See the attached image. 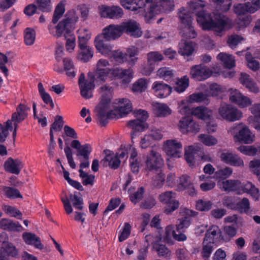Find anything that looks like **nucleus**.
Wrapping results in <instances>:
<instances>
[{
  "mask_svg": "<svg viewBox=\"0 0 260 260\" xmlns=\"http://www.w3.org/2000/svg\"><path fill=\"white\" fill-rule=\"evenodd\" d=\"M204 6L205 2L202 0L191 2L189 11L196 15L197 21L202 25L204 29L222 31L229 24V19L218 11L213 12L212 15L205 13L203 11Z\"/></svg>",
  "mask_w": 260,
  "mask_h": 260,
  "instance_id": "obj_1",
  "label": "nucleus"
},
{
  "mask_svg": "<svg viewBox=\"0 0 260 260\" xmlns=\"http://www.w3.org/2000/svg\"><path fill=\"white\" fill-rule=\"evenodd\" d=\"M78 20V16L74 11H72L56 26L57 36L59 37L63 34L66 41V50L69 52H71L76 46V37L73 30L74 29V25Z\"/></svg>",
  "mask_w": 260,
  "mask_h": 260,
  "instance_id": "obj_2",
  "label": "nucleus"
},
{
  "mask_svg": "<svg viewBox=\"0 0 260 260\" xmlns=\"http://www.w3.org/2000/svg\"><path fill=\"white\" fill-rule=\"evenodd\" d=\"M239 141L245 144H250L254 141V136L249 129L243 123H240L231 127L229 131Z\"/></svg>",
  "mask_w": 260,
  "mask_h": 260,
  "instance_id": "obj_3",
  "label": "nucleus"
},
{
  "mask_svg": "<svg viewBox=\"0 0 260 260\" xmlns=\"http://www.w3.org/2000/svg\"><path fill=\"white\" fill-rule=\"evenodd\" d=\"M219 115L225 120L234 122L241 119L242 112L235 106L225 103H222L218 108Z\"/></svg>",
  "mask_w": 260,
  "mask_h": 260,
  "instance_id": "obj_4",
  "label": "nucleus"
},
{
  "mask_svg": "<svg viewBox=\"0 0 260 260\" xmlns=\"http://www.w3.org/2000/svg\"><path fill=\"white\" fill-rule=\"evenodd\" d=\"M198 213L186 208H181L179 217L176 222V230L178 232H184L191 223V217H194Z\"/></svg>",
  "mask_w": 260,
  "mask_h": 260,
  "instance_id": "obj_5",
  "label": "nucleus"
},
{
  "mask_svg": "<svg viewBox=\"0 0 260 260\" xmlns=\"http://www.w3.org/2000/svg\"><path fill=\"white\" fill-rule=\"evenodd\" d=\"M176 193L172 191H165L159 194V201L162 204L167 205L165 213L167 214H171L179 206V202L175 199Z\"/></svg>",
  "mask_w": 260,
  "mask_h": 260,
  "instance_id": "obj_6",
  "label": "nucleus"
},
{
  "mask_svg": "<svg viewBox=\"0 0 260 260\" xmlns=\"http://www.w3.org/2000/svg\"><path fill=\"white\" fill-rule=\"evenodd\" d=\"M95 79L92 73L88 74V78L85 80L84 74H81L79 79V85L81 94L85 99H89L92 96V91L95 85Z\"/></svg>",
  "mask_w": 260,
  "mask_h": 260,
  "instance_id": "obj_7",
  "label": "nucleus"
},
{
  "mask_svg": "<svg viewBox=\"0 0 260 260\" xmlns=\"http://www.w3.org/2000/svg\"><path fill=\"white\" fill-rule=\"evenodd\" d=\"M109 63L105 59H100L96 63V69L94 74L95 83L100 85L105 82L110 73V69L108 68Z\"/></svg>",
  "mask_w": 260,
  "mask_h": 260,
  "instance_id": "obj_8",
  "label": "nucleus"
},
{
  "mask_svg": "<svg viewBox=\"0 0 260 260\" xmlns=\"http://www.w3.org/2000/svg\"><path fill=\"white\" fill-rule=\"evenodd\" d=\"M61 201L63 204L64 210L68 214H70L73 212V209L70 201L72 202L75 208L80 210L83 209V199L80 196H79L76 192L74 194L71 193L69 198L67 196L62 198Z\"/></svg>",
  "mask_w": 260,
  "mask_h": 260,
  "instance_id": "obj_9",
  "label": "nucleus"
},
{
  "mask_svg": "<svg viewBox=\"0 0 260 260\" xmlns=\"http://www.w3.org/2000/svg\"><path fill=\"white\" fill-rule=\"evenodd\" d=\"M138 7L144 9L146 12L145 17L147 23H150L154 20V11L159 10V7L154 2V0H138Z\"/></svg>",
  "mask_w": 260,
  "mask_h": 260,
  "instance_id": "obj_10",
  "label": "nucleus"
},
{
  "mask_svg": "<svg viewBox=\"0 0 260 260\" xmlns=\"http://www.w3.org/2000/svg\"><path fill=\"white\" fill-rule=\"evenodd\" d=\"M213 72L206 66L202 64L191 67L190 71V77L197 81H204L209 78Z\"/></svg>",
  "mask_w": 260,
  "mask_h": 260,
  "instance_id": "obj_11",
  "label": "nucleus"
},
{
  "mask_svg": "<svg viewBox=\"0 0 260 260\" xmlns=\"http://www.w3.org/2000/svg\"><path fill=\"white\" fill-rule=\"evenodd\" d=\"M119 25L122 34L125 32L134 38H139L142 34L139 24L134 20L125 21L120 23Z\"/></svg>",
  "mask_w": 260,
  "mask_h": 260,
  "instance_id": "obj_12",
  "label": "nucleus"
},
{
  "mask_svg": "<svg viewBox=\"0 0 260 260\" xmlns=\"http://www.w3.org/2000/svg\"><path fill=\"white\" fill-rule=\"evenodd\" d=\"M164 149L166 154L170 156L179 158L181 156L182 145L176 140L171 139L164 142Z\"/></svg>",
  "mask_w": 260,
  "mask_h": 260,
  "instance_id": "obj_13",
  "label": "nucleus"
},
{
  "mask_svg": "<svg viewBox=\"0 0 260 260\" xmlns=\"http://www.w3.org/2000/svg\"><path fill=\"white\" fill-rule=\"evenodd\" d=\"M178 127L182 134L197 133L200 131V126L194 121L191 116H184L178 122Z\"/></svg>",
  "mask_w": 260,
  "mask_h": 260,
  "instance_id": "obj_14",
  "label": "nucleus"
},
{
  "mask_svg": "<svg viewBox=\"0 0 260 260\" xmlns=\"http://www.w3.org/2000/svg\"><path fill=\"white\" fill-rule=\"evenodd\" d=\"M99 10L102 17L110 19L121 18L123 11L121 8L117 6H108L102 5L99 6Z\"/></svg>",
  "mask_w": 260,
  "mask_h": 260,
  "instance_id": "obj_15",
  "label": "nucleus"
},
{
  "mask_svg": "<svg viewBox=\"0 0 260 260\" xmlns=\"http://www.w3.org/2000/svg\"><path fill=\"white\" fill-rule=\"evenodd\" d=\"M164 59V56L161 53L158 51H151L147 53V64L143 70V74L146 76L150 75L154 70L156 62L161 61Z\"/></svg>",
  "mask_w": 260,
  "mask_h": 260,
  "instance_id": "obj_16",
  "label": "nucleus"
},
{
  "mask_svg": "<svg viewBox=\"0 0 260 260\" xmlns=\"http://www.w3.org/2000/svg\"><path fill=\"white\" fill-rule=\"evenodd\" d=\"M230 100L241 108L247 107L252 104V101L249 98L245 96L236 89H231Z\"/></svg>",
  "mask_w": 260,
  "mask_h": 260,
  "instance_id": "obj_17",
  "label": "nucleus"
},
{
  "mask_svg": "<svg viewBox=\"0 0 260 260\" xmlns=\"http://www.w3.org/2000/svg\"><path fill=\"white\" fill-rule=\"evenodd\" d=\"M146 168L150 170H156L163 164V159L159 153L151 150L148 154L145 160Z\"/></svg>",
  "mask_w": 260,
  "mask_h": 260,
  "instance_id": "obj_18",
  "label": "nucleus"
},
{
  "mask_svg": "<svg viewBox=\"0 0 260 260\" xmlns=\"http://www.w3.org/2000/svg\"><path fill=\"white\" fill-rule=\"evenodd\" d=\"M221 160L224 162L235 167H243V159L237 154L229 151H223L220 155Z\"/></svg>",
  "mask_w": 260,
  "mask_h": 260,
  "instance_id": "obj_19",
  "label": "nucleus"
},
{
  "mask_svg": "<svg viewBox=\"0 0 260 260\" xmlns=\"http://www.w3.org/2000/svg\"><path fill=\"white\" fill-rule=\"evenodd\" d=\"M122 35L119 25L110 24L103 30L102 36L106 41L114 40Z\"/></svg>",
  "mask_w": 260,
  "mask_h": 260,
  "instance_id": "obj_20",
  "label": "nucleus"
},
{
  "mask_svg": "<svg viewBox=\"0 0 260 260\" xmlns=\"http://www.w3.org/2000/svg\"><path fill=\"white\" fill-rule=\"evenodd\" d=\"M115 104L117 105L115 107V113L117 112L120 117L127 115L132 111V104L131 101L125 98L116 100Z\"/></svg>",
  "mask_w": 260,
  "mask_h": 260,
  "instance_id": "obj_21",
  "label": "nucleus"
},
{
  "mask_svg": "<svg viewBox=\"0 0 260 260\" xmlns=\"http://www.w3.org/2000/svg\"><path fill=\"white\" fill-rule=\"evenodd\" d=\"M133 71L131 69H122L119 68L110 69V73L112 77L122 79L123 83L126 84L131 82L132 78Z\"/></svg>",
  "mask_w": 260,
  "mask_h": 260,
  "instance_id": "obj_22",
  "label": "nucleus"
},
{
  "mask_svg": "<svg viewBox=\"0 0 260 260\" xmlns=\"http://www.w3.org/2000/svg\"><path fill=\"white\" fill-rule=\"evenodd\" d=\"M102 36H98L94 41L96 49L104 55H109L112 52L113 46L107 42Z\"/></svg>",
  "mask_w": 260,
  "mask_h": 260,
  "instance_id": "obj_23",
  "label": "nucleus"
},
{
  "mask_svg": "<svg viewBox=\"0 0 260 260\" xmlns=\"http://www.w3.org/2000/svg\"><path fill=\"white\" fill-rule=\"evenodd\" d=\"M4 167L7 172L18 175L23 168V164L19 159L9 157L5 162Z\"/></svg>",
  "mask_w": 260,
  "mask_h": 260,
  "instance_id": "obj_24",
  "label": "nucleus"
},
{
  "mask_svg": "<svg viewBox=\"0 0 260 260\" xmlns=\"http://www.w3.org/2000/svg\"><path fill=\"white\" fill-rule=\"evenodd\" d=\"M239 80L242 85L244 86L249 92L255 94L259 92V88L256 83L249 75L241 73Z\"/></svg>",
  "mask_w": 260,
  "mask_h": 260,
  "instance_id": "obj_25",
  "label": "nucleus"
},
{
  "mask_svg": "<svg viewBox=\"0 0 260 260\" xmlns=\"http://www.w3.org/2000/svg\"><path fill=\"white\" fill-rule=\"evenodd\" d=\"M156 95L160 98H164L170 94L172 88L169 85L162 82H155L152 87Z\"/></svg>",
  "mask_w": 260,
  "mask_h": 260,
  "instance_id": "obj_26",
  "label": "nucleus"
},
{
  "mask_svg": "<svg viewBox=\"0 0 260 260\" xmlns=\"http://www.w3.org/2000/svg\"><path fill=\"white\" fill-rule=\"evenodd\" d=\"M241 183L238 180H228L218 181V185L224 191H235L238 194H241Z\"/></svg>",
  "mask_w": 260,
  "mask_h": 260,
  "instance_id": "obj_27",
  "label": "nucleus"
},
{
  "mask_svg": "<svg viewBox=\"0 0 260 260\" xmlns=\"http://www.w3.org/2000/svg\"><path fill=\"white\" fill-rule=\"evenodd\" d=\"M106 156L101 161L104 167L109 166L113 169H117L120 164V160L118 157V155H115L114 153H109L110 151L108 150H104Z\"/></svg>",
  "mask_w": 260,
  "mask_h": 260,
  "instance_id": "obj_28",
  "label": "nucleus"
},
{
  "mask_svg": "<svg viewBox=\"0 0 260 260\" xmlns=\"http://www.w3.org/2000/svg\"><path fill=\"white\" fill-rule=\"evenodd\" d=\"M127 126L133 130V132L131 133L132 139L137 136L136 132H143L148 127L145 121H140L139 119H134L128 121Z\"/></svg>",
  "mask_w": 260,
  "mask_h": 260,
  "instance_id": "obj_29",
  "label": "nucleus"
},
{
  "mask_svg": "<svg viewBox=\"0 0 260 260\" xmlns=\"http://www.w3.org/2000/svg\"><path fill=\"white\" fill-rule=\"evenodd\" d=\"M199 147L190 146L185 150V158L189 166L193 167L195 164V159L201 154Z\"/></svg>",
  "mask_w": 260,
  "mask_h": 260,
  "instance_id": "obj_30",
  "label": "nucleus"
},
{
  "mask_svg": "<svg viewBox=\"0 0 260 260\" xmlns=\"http://www.w3.org/2000/svg\"><path fill=\"white\" fill-rule=\"evenodd\" d=\"M240 189L241 193L243 192L248 193L255 201L258 200L260 197L258 188L250 182L241 183Z\"/></svg>",
  "mask_w": 260,
  "mask_h": 260,
  "instance_id": "obj_31",
  "label": "nucleus"
},
{
  "mask_svg": "<svg viewBox=\"0 0 260 260\" xmlns=\"http://www.w3.org/2000/svg\"><path fill=\"white\" fill-rule=\"evenodd\" d=\"M98 121L102 126H105L110 119L116 118L117 114L115 111L107 112L104 108L101 107L97 113Z\"/></svg>",
  "mask_w": 260,
  "mask_h": 260,
  "instance_id": "obj_32",
  "label": "nucleus"
},
{
  "mask_svg": "<svg viewBox=\"0 0 260 260\" xmlns=\"http://www.w3.org/2000/svg\"><path fill=\"white\" fill-rule=\"evenodd\" d=\"M0 228L11 232H21L23 228L18 222L11 219L3 218L0 221Z\"/></svg>",
  "mask_w": 260,
  "mask_h": 260,
  "instance_id": "obj_33",
  "label": "nucleus"
},
{
  "mask_svg": "<svg viewBox=\"0 0 260 260\" xmlns=\"http://www.w3.org/2000/svg\"><path fill=\"white\" fill-rule=\"evenodd\" d=\"M192 114L199 119L203 120L209 119L212 117V111L208 108L200 106L192 110Z\"/></svg>",
  "mask_w": 260,
  "mask_h": 260,
  "instance_id": "obj_34",
  "label": "nucleus"
},
{
  "mask_svg": "<svg viewBox=\"0 0 260 260\" xmlns=\"http://www.w3.org/2000/svg\"><path fill=\"white\" fill-rule=\"evenodd\" d=\"M28 108L24 104H20L16 108V111L12 115V120L18 122L23 121L27 116Z\"/></svg>",
  "mask_w": 260,
  "mask_h": 260,
  "instance_id": "obj_35",
  "label": "nucleus"
},
{
  "mask_svg": "<svg viewBox=\"0 0 260 260\" xmlns=\"http://www.w3.org/2000/svg\"><path fill=\"white\" fill-rule=\"evenodd\" d=\"M23 238L27 244L34 245L40 249H42L43 248V245L41 243L40 238L34 234L27 232L24 233L23 234Z\"/></svg>",
  "mask_w": 260,
  "mask_h": 260,
  "instance_id": "obj_36",
  "label": "nucleus"
},
{
  "mask_svg": "<svg viewBox=\"0 0 260 260\" xmlns=\"http://www.w3.org/2000/svg\"><path fill=\"white\" fill-rule=\"evenodd\" d=\"M154 2L159 7L158 11H154V16L162 11H171L174 9V0H154Z\"/></svg>",
  "mask_w": 260,
  "mask_h": 260,
  "instance_id": "obj_37",
  "label": "nucleus"
},
{
  "mask_svg": "<svg viewBox=\"0 0 260 260\" xmlns=\"http://www.w3.org/2000/svg\"><path fill=\"white\" fill-rule=\"evenodd\" d=\"M234 8L235 13L239 15H244L246 13H253L257 10L253 5L250 4V2L239 4L235 6Z\"/></svg>",
  "mask_w": 260,
  "mask_h": 260,
  "instance_id": "obj_38",
  "label": "nucleus"
},
{
  "mask_svg": "<svg viewBox=\"0 0 260 260\" xmlns=\"http://www.w3.org/2000/svg\"><path fill=\"white\" fill-rule=\"evenodd\" d=\"M194 50V45L191 41L181 42L179 43V53L183 56L191 55Z\"/></svg>",
  "mask_w": 260,
  "mask_h": 260,
  "instance_id": "obj_39",
  "label": "nucleus"
},
{
  "mask_svg": "<svg viewBox=\"0 0 260 260\" xmlns=\"http://www.w3.org/2000/svg\"><path fill=\"white\" fill-rule=\"evenodd\" d=\"M191 13L189 10L181 8L179 9L178 16L181 23V25L188 24L192 23Z\"/></svg>",
  "mask_w": 260,
  "mask_h": 260,
  "instance_id": "obj_40",
  "label": "nucleus"
},
{
  "mask_svg": "<svg viewBox=\"0 0 260 260\" xmlns=\"http://www.w3.org/2000/svg\"><path fill=\"white\" fill-rule=\"evenodd\" d=\"M180 33L183 37L186 38H195L197 36L192 23L181 25Z\"/></svg>",
  "mask_w": 260,
  "mask_h": 260,
  "instance_id": "obj_41",
  "label": "nucleus"
},
{
  "mask_svg": "<svg viewBox=\"0 0 260 260\" xmlns=\"http://www.w3.org/2000/svg\"><path fill=\"white\" fill-rule=\"evenodd\" d=\"M63 125V121L62 117L59 115H57L55 118L54 122L51 125V127L50 131V139L51 141V144L53 146L55 145V142L53 139V136L52 133V130H54L56 132L60 131Z\"/></svg>",
  "mask_w": 260,
  "mask_h": 260,
  "instance_id": "obj_42",
  "label": "nucleus"
},
{
  "mask_svg": "<svg viewBox=\"0 0 260 260\" xmlns=\"http://www.w3.org/2000/svg\"><path fill=\"white\" fill-rule=\"evenodd\" d=\"M217 57L226 68L230 69L235 66V59L232 55L221 52L217 55Z\"/></svg>",
  "mask_w": 260,
  "mask_h": 260,
  "instance_id": "obj_43",
  "label": "nucleus"
},
{
  "mask_svg": "<svg viewBox=\"0 0 260 260\" xmlns=\"http://www.w3.org/2000/svg\"><path fill=\"white\" fill-rule=\"evenodd\" d=\"M155 114L158 117H166L171 114L172 110L165 104L156 103L153 105Z\"/></svg>",
  "mask_w": 260,
  "mask_h": 260,
  "instance_id": "obj_44",
  "label": "nucleus"
},
{
  "mask_svg": "<svg viewBox=\"0 0 260 260\" xmlns=\"http://www.w3.org/2000/svg\"><path fill=\"white\" fill-rule=\"evenodd\" d=\"M189 83V78L186 75L184 76L177 79L174 87V90L178 93L182 92L188 87Z\"/></svg>",
  "mask_w": 260,
  "mask_h": 260,
  "instance_id": "obj_45",
  "label": "nucleus"
},
{
  "mask_svg": "<svg viewBox=\"0 0 260 260\" xmlns=\"http://www.w3.org/2000/svg\"><path fill=\"white\" fill-rule=\"evenodd\" d=\"M203 244V246L201 252L202 256L205 260H208L211 254L214 249L215 244L212 241L209 242L204 240Z\"/></svg>",
  "mask_w": 260,
  "mask_h": 260,
  "instance_id": "obj_46",
  "label": "nucleus"
},
{
  "mask_svg": "<svg viewBox=\"0 0 260 260\" xmlns=\"http://www.w3.org/2000/svg\"><path fill=\"white\" fill-rule=\"evenodd\" d=\"M36 40V31L30 27H27L24 30V42L27 46L32 45Z\"/></svg>",
  "mask_w": 260,
  "mask_h": 260,
  "instance_id": "obj_47",
  "label": "nucleus"
},
{
  "mask_svg": "<svg viewBox=\"0 0 260 260\" xmlns=\"http://www.w3.org/2000/svg\"><path fill=\"white\" fill-rule=\"evenodd\" d=\"M220 234L221 231L219 227L216 225H212L207 231L204 240L209 242L212 241L214 243V240L216 237L219 236Z\"/></svg>",
  "mask_w": 260,
  "mask_h": 260,
  "instance_id": "obj_48",
  "label": "nucleus"
},
{
  "mask_svg": "<svg viewBox=\"0 0 260 260\" xmlns=\"http://www.w3.org/2000/svg\"><path fill=\"white\" fill-rule=\"evenodd\" d=\"M139 54V49L135 46H131L127 49L126 54L127 59L131 66L134 65L137 61V56Z\"/></svg>",
  "mask_w": 260,
  "mask_h": 260,
  "instance_id": "obj_49",
  "label": "nucleus"
},
{
  "mask_svg": "<svg viewBox=\"0 0 260 260\" xmlns=\"http://www.w3.org/2000/svg\"><path fill=\"white\" fill-rule=\"evenodd\" d=\"M12 120H8L6 121V126H3L0 123V142H4L9 135V130L11 131L13 130Z\"/></svg>",
  "mask_w": 260,
  "mask_h": 260,
  "instance_id": "obj_50",
  "label": "nucleus"
},
{
  "mask_svg": "<svg viewBox=\"0 0 260 260\" xmlns=\"http://www.w3.org/2000/svg\"><path fill=\"white\" fill-rule=\"evenodd\" d=\"M63 138H64L65 144H66V147L64 148V151L66 156V157L67 158L68 163L72 169H75L76 165V164L74 160L73 157V150L68 145V144L67 143V141L68 139L62 135Z\"/></svg>",
  "mask_w": 260,
  "mask_h": 260,
  "instance_id": "obj_51",
  "label": "nucleus"
},
{
  "mask_svg": "<svg viewBox=\"0 0 260 260\" xmlns=\"http://www.w3.org/2000/svg\"><path fill=\"white\" fill-rule=\"evenodd\" d=\"M153 248L159 257L170 258L171 256V251L165 245L155 244L153 245Z\"/></svg>",
  "mask_w": 260,
  "mask_h": 260,
  "instance_id": "obj_52",
  "label": "nucleus"
},
{
  "mask_svg": "<svg viewBox=\"0 0 260 260\" xmlns=\"http://www.w3.org/2000/svg\"><path fill=\"white\" fill-rule=\"evenodd\" d=\"M91 34L88 32L87 29L80 30V35L78 37V43L80 48H84L87 45V41L90 39Z\"/></svg>",
  "mask_w": 260,
  "mask_h": 260,
  "instance_id": "obj_53",
  "label": "nucleus"
},
{
  "mask_svg": "<svg viewBox=\"0 0 260 260\" xmlns=\"http://www.w3.org/2000/svg\"><path fill=\"white\" fill-rule=\"evenodd\" d=\"M80 52L78 55V58L83 62L88 61L93 56V51L89 46H86L84 48H80Z\"/></svg>",
  "mask_w": 260,
  "mask_h": 260,
  "instance_id": "obj_54",
  "label": "nucleus"
},
{
  "mask_svg": "<svg viewBox=\"0 0 260 260\" xmlns=\"http://www.w3.org/2000/svg\"><path fill=\"white\" fill-rule=\"evenodd\" d=\"M191 184L189 177L187 175H183L179 179L177 189L179 191L184 190L190 187Z\"/></svg>",
  "mask_w": 260,
  "mask_h": 260,
  "instance_id": "obj_55",
  "label": "nucleus"
},
{
  "mask_svg": "<svg viewBox=\"0 0 260 260\" xmlns=\"http://www.w3.org/2000/svg\"><path fill=\"white\" fill-rule=\"evenodd\" d=\"M120 2L122 7L132 11H137L142 9V7H138V0H120Z\"/></svg>",
  "mask_w": 260,
  "mask_h": 260,
  "instance_id": "obj_56",
  "label": "nucleus"
},
{
  "mask_svg": "<svg viewBox=\"0 0 260 260\" xmlns=\"http://www.w3.org/2000/svg\"><path fill=\"white\" fill-rule=\"evenodd\" d=\"M5 196L9 199L22 198L20 191L12 187L6 186L4 188Z\"/></svg>",
  "mask_w": 260,
  "mask_h": 260,
  "instance_id": "obj_57",
  "label": "nucleus"
},
{
  "mask_svg": "<svg viewBox=\"0 0 260 260\" xmlns=\"http://www.w3.org/2000/svg\"><path fill=\"white\" fill-rule=\"evenodd\" d=\"M245 58L247 62V66L251 70L256 71L259 68V62L253 57L248 52L245 53Z\"/></svg>",
  "mask_w": 260,
  "mask_h": 260,
  "instance_id": "obj_58",
  "label": "nucleus"
},
{
  "mask_svg": "<svg viewBox=\"0 0 260 260\" xmlns=\"http://www.w3.org/2000/svg\"><path fill=\"white\" fill-rule=\"evenodd\" d=\"M199 138L201 142L208 146L215 145L217 143L216 138L209 135L201 134L199 135Z\"/></svg>",
  "mask_w": 260,
  "mask_h": 260,
  "instance_id": "obj_59",
  "label": "nucleus"
},
{
  "mask_svg": "<svg viewBox=\"0 0 260 260\" xmlns=\"http://www.w3.org/2000/svg\"><path fill=\"white\" fill-rule=\"evenodd\" d=\"M237 208L240 213H247L250 208V203L247 198H244L237 203Z\"/></svg>",
  "mask_w": 260,
  "mask_h": 260,
  "instance_id": "obj_60",
  "label": "nucleus"
},
{
  "mask_svg": "<svg viewBox=\"0 0 260 260\" xmlns=\"http://www.w3.org/2000/svg\"><path fill=\"white\" fill-rule=\"evenodd\" d=\"M91 152V148L88 144L82 145L77 153V156H82L85 160L89 159V156Z\"/></svg>",
  "mask_w": 260,
  "mask_h": 260,
  "instance_id": "obj_61",
  "label": "nucleus"
},
{
  "mask_svg": "<svg viewBox=\"0 0 260 260\" xmlns=\"http://www.w3.org/2000/svg\"><path fill=\"white\" fill-rule=\"evenodd\" d=\"M6 252H7V255L8 257L11 256L14 257H17L18 255V251L13 244L9 242H4L3 243V246Z\"/></svg>",
  "mask_w": 260,
  "mask_h": 260,
  "instance_id": "obj_62",
  "label": "nucleus"
},
{
  "mask_svg": "<svg viewBox=\"0 0 260 260\" xmlns=\"http://www.w3.org/2000/svg\"><path fill=\"white\" fill-rule=\"evenodd\" d=\"M147 88V81L145 79H140L133 86V90L134 92H141Z\"/></svg>",
  "mask_w": 260,
  "mask_h": 260,
  "instance_id": "obj_63",
  "label": "nucleus"
},
{
  "mask_svg": "<svg viewBox=\"0 0 260 260\" xmlns=\"http://www.w3.org/2000/svg\"><path fill=\"white\" fill-rule=\"evenodd\" d=\"M165 181V176L161 172L153 177L152 184L153 186L156 188H160L164 185Z\"/></svg>",
  "mask_w": 260,
  "mask_h": 260,
  "instance_id": "obj_64",
  "label": "nucleus"
}]
</instances>
